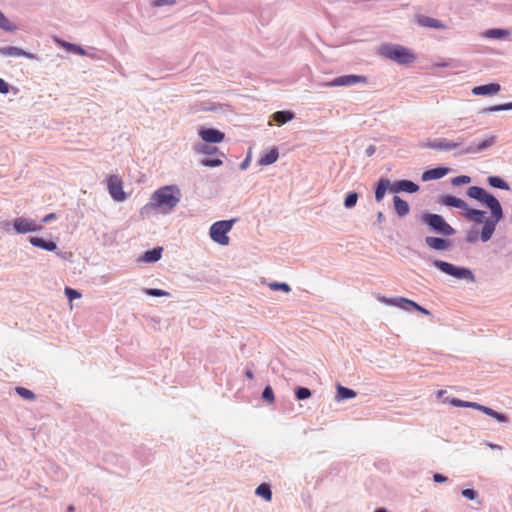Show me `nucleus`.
Returning a JSON list of instances; mask_svg holds the SVG:
<instances>
[{
	"instance_id": "f257e3e1",
	"label": "nucleus",
	"mask_w": 512,
	"mask_h": 512,
	"mask_svg": "<svg viewBox=\"0 0 512 512\" xmlns=\"http://www.w3.org/2000/svg\"><path fill=\"white\" fill-rule=\"evenodd\" d=\"M466 195L490 210V216L482 223L483 226L480 231L481 241L488 242L492 238L497 224L504 217L501 203L493 194L480 186H470L466 190Z\"/></svg>"
},
{
	"instance_id": "f03ea898",
	"label": "nucleus",
	"mask_w": 512,
	"mask_h": 512,
	"mask_svg": "<svg viewBox=\"0 0 512 512\" xmlns=\"http://www.w3.org/2000/svg\"><path fill=\"white\" fill-rule=\"evenodd\" d=\"M181 196L180 188L177 185L160 187L152 193L149 202L143 206L142 213L159 210L163 214H168L178 205Z\"/></svg>"
},
{
	"instance_id": "7ed1b4c3",
	"label": "nucleus",
	"mask_w": 512,
	"mask_h": 512,
	"mask_svg": "<svg viewBox=\"0 0 512 512\" xmlns=\"http://www.w3.org/2000/svg\"><path fill=\"white\" fill-rule=\"evenodd\" d=\"M378 54L400 65L410 64L416 59V56L408 48L393 43L382 44L378 49Z\"/></svg>"
},
{
	"instance_id": "20e7f679",
	"label": "nucleus",
	"mask_w": 512,
	"mask_h": 512,
	"mask_svg": "<svg viewBox=\"0 0 512 512\" xmlns=\"http://www.w3.org/2000/svg\"><path fill=\"white\" fill-rule=\"evenodd\" d=\"M420 222L427 226L430 232L440 236L450 237L456 234V230L440 214L424 212L420 215Z\"/></svg>"
},
{
	"instance_id": "39448f33",
	"label": "nucleus",
	"mask_w": 512,
	"mask_h": 512,
	"mask_svg": "<svg viewBox=\"0 0 512 512\" xmlns=\"http://www.w3.org/2000/svg\"><path fill=\"white\" fill-rule=\"evenodd\" d=\"M433 266L439 269L441 272L456 279L467 280L470 282L475 281V276L472 270L467 267L457 266L443 260H434Z\"/></svg>"
},
{
	"instance_id": "423d86ee",
	"label": "nucleus",
	"mask_w": 512,
	"mask_h": 512,
	"mask_svg": "<svg viewBox=\"0 0 512 512\" xmlns=\"http://www.w3.org/2000/svg\"><path fill=\"white\" fill-rule=\"evenodd\" d=\"M235 221L236 219H229L214 222L209 229L210 238L220 245H228L229 237L227 233L232 229Z\"/></svg>"
},
{
	"instance_id": "0eeeda50",
	"label": "nucleus",
	"mask_w": 512,
	"mask_h": 512,
	"mask_svg": "<svg viewBox=\"0 0 512 512\" xmlns=\"http://www.w3.org/2000/svg\"><path fill=\"white\" fill-rule=\"evenodd\" d=\"M107 189L111 198L117 202L126 200L127 194L123 190L122 180L115 175H111L107 178Z\"/></svg>"
},
{
	"instance_id": "6e6552de",
	"label": "nucleus",
	"mask_w": 512,
	"mask_h": 512,
	"mask_svg": "<svg viewBox=\"0 0 512 512\" xmlns=\"http://www.w3.org/2000/svg\"><path fill=\"white\" fill-rule=\"evenodd\" d=\"M13 229L18 234L37 232L42 229V224L36 223L33 219L18 217L12 221Z\"/></svg>"
},
{
	"instance_id": "1a4fd4ad",
	"label": "nucleus",
	"mask_w": 512,
	"mask_h": 512,
	"mask_svg": "<svg viewBox=\"0 0 512 512\" xmlns=\"http://www.w3.org/2000/svg\"><path fill=\"white\" fill-rule=\"evenodd\" d=\"M496 141H497L496 135H489L481 140L469 141L468 146L464 150V152H470V154L481 153L483 151L488 150L490 147H492L496 143Z\"/></svg>"
},
{
	"instance_id": "9d476101",
	"label": "nucleus",
	"mask_w": 512,
	"mask_h": 512,
	"mask_svg": "<svg viewBox=\"0 0 512 512\" xmlns=\"http://www.w3.org/2000/svg\"><path fill=\"white\" fill-rule=\"evenodd\" d=\"M359 83H367V78L362 75L347 74L334 78L326 83L327 87L354 86Z\"/></svg>"
},
{
	"instance_id": "9b49d317",
	"label": "nucleus",
	"mask_w": 512,
	"mask_h": 512,
	"mask_svg": "<svg viewBox=\"0 0 512 512\" xmlns=\"http://www.w3.org/2000/svg\"><path fill=\"white\" fill-rule=\"evenodd\" d=\"M200 138L208 144L220 143L224 140L225 134L216 128L201 127L198 131Z\"/></svg>"
},
{
	"instance_id": "f8f14e48",
	"label": "nucleus",
	"mask_w": 512,
	"mask_h": 512,
	"mask_svg": "<svg viewBox=\"0 0 512 512\" xmlns=\"http://www.w3.org/2000/svg\"><path fill=\"white\" fill-rule=\"evenodd\" d=\"M420 189L419 185L412 180L402 179L391 183L390 191L393 193H409L413 194L418 192Z\"/></svg>"
},
{
	"instance_id": "ddd939ff",
	"label": "nucleus",
	"mask_w": 512,
	"mask_h": 512,
	"mask_svg": "<svg viewBox=\"0 0 512 512\" xmlns=\"http://www.w3.org/2000/svg\"><path fill=\"white\" fill-rule=\"evenodd\" d=\"M424 241L427 247L435 251L448 250L452 246V242L444 236H426Z\"/></svg>"
},
{
	"instance_id": "4468645a",
	"label": "nucleus",
	"mask_w": 512,
	"mask_h": 512,
	"mask_svg": "<svg viewBox=\"0 0 512 512\" xmlns=\"http://www.w3.org/2000/svg\"><path fill=\"white\" fill-rule=\"evenodd\" d=\"M380 301L387 305L401 308L402 310H405V311L413 310V307L415 305V301L410 300L405 297H393V298L382 297V298H380Z\"/></svg>"
},
{
	"instance_id": "2eb2a0df",
	"label": "nucleus",
	"mask_w": 512,
	"mask_h": 512,
	"mask_svg": "<svg viewBox=\"0 0 512 512\" xmlns=\"http://www.w3.org/2000/svg\"><path fill=\"white\" fill-rule=\"evenodd\" d=\"M420 147L448 152V151L453 150L455 145L450 144V141L446 138H439V139H436L433 141L429 140L425 143H422V144H420Z\"/></svg>"
},
{
	"instance_id": "dca6fc26",
	"label": "nucleus",
	"mask_w": 512,
	"mask_h": 512,
	"mask_svg": "<svg viewBox=\"0 0 512 512\" xmlns=\"http://www.w3.org/2000/svg\"><path fill=\"white\" fill-rule=\"evenodd\" d=\"M501 90L498 83H488L472 88V94L476 96H493Z\"/></svg>"
},
{
	"instance_id": "f3484780",
	"label": "nucleus",
	"mask_w": 512,
	"mask_h": 512,
	"mask_svg": "<svg viewBox=\"0 0 512 512\" xmlns=\"http://www.w3.org/2000/svg\"><path fill=\"white\" fill-rule=\"evenodd\" d=\"M441 205L451 207V208H457L465 211L468 204L461 198H458L454 195L446 194L439 198L438 201Z\"/></svg>"
},
{
	"instance_id": "a211bd4d",
	"label": "nucleus",
	"mask_w": 512,
	"mask_h": 512,
	"mask_svg": "<svg viewBox=\"0 0 512 512\" xmlns=\"http://www.w3.org/2000/svg\"><path fill=\"white\" fill-rule=\"evenodd\" d=\"M28 241L32 246L45 251L53 252L57 249V244L53 240L44 239L38 236H30Z\"/></svg>"
},
{
	"instance_id": "6ab92c4d",
	"label": "nucleus",
	"mask_w": 512,
	"mask_h": 512,
	"mask_svg": "<svg viewBox=\"0 0 512 512\" xmlns=\"http://www.w3.org/2000/svg\"><path fill=\"white\" fill-rule=\"evenodd\" d=\"M450 169L447 167H435L424 171L421 175V180L423 182L438 180L443 178L449 173Z\"/></svg>"
},
{
	"instance_id": "aec40b11",
	"label": "nucleus",
	"mask_w": 512,
	"mask_h": 512,
	"mask_svg": "<svg viewBox=\"0 0 512 512\" xmlns=\"http://www.w3.org/2000/svg\"><path fill=\"white\" fill-rule=\"evenodd\" d=\"M486 211L484 210H480V209H475V208H470L469 206H467V208L465 209L463 215L465 218L477 223V224H482L488 217H486Z\"/></svg>"
},
{
	"instance_id": "412c9836",
	"label": "nucleus",
	"mask_w": 512,
	"mask_h": 512,
	"mask_svg": "<svg viewBox=\"0 0 512 512\" xmlns=\"http://www.w3.org/2000/svg\"><path fill=\"white\" fill-rule=\"evenodd\" d=\"M391 187V181L388 178H380L375 186L374 195L376 202H381Z\"/></svg>"
},
{
	"instance_id": "4be33fe9",
	"label": "nucleus",
	"mask_w": 512,
	"mask_h": 512,
	"mask_svg": "<svg viewBox=\"0 0 512 512\" xmlns=\"http://www.w3.org/2000/svg\"><path fill=\"white\" fill-rule=\"evenodd\" d=\"M417 23L421 27H427V28H433V29H445L446 28V25L442 21H440L436 18H432V17L424 16V15L417 17Z\"/></svg>"
},
{
	"instance_id": "5701e85b",
	"label": "nucleus",
	"mask_w": 512,
	"mask_h": 512,
	"mask_svg": "<svg viewBox=\"0 0 512 512\" xmlns=\"http://www.w3.org/2000/svg\"><path fill=\"white\" fill-rule=\"evenodd\" d=\"M295 113L290 110H280L272 114L271 118L278 126L284 125L295 118Z\"/></svg>"
},
{
	"instance_id": "b1692460",
	"label": "nucleus",
	"mask_w": 512,
	"mask_h": 512,
	"mask_svg": "<svg viewBox=\"0 0 512 512\" xmlns=\"http://www.w3.org/2000/svg\"><path fill=\"white\" fill-rule=\"evenodd\" d=\"M163 248L158 246L152 249H149L143 253L141 256V260L146 263H155L159 261L162 257Z\"/></svg>"
},
{
	"instance_id": "393cba45",
	"label": "nucleus",
	"mask_w": 512,
	"mask_h": 512,
	"mask_svg": "<svg viewBox=\"0 0 512 512\" xmlns=\"http://www.w3.org/2000/svg\"><path fill=\"white\" fill-rule=\"evenodd\" d=\"M393 205L395 212L399 217L406 216L410 211L408 202L397 195L393 197Z\"/></svg>"
},
{
	"instance_id": "a878e982",
	"label": "nucleus",
	"mask_w": 512,
	"mask_h": 512,
	"mask_svg": "<svg viewBox=\"0 0 512 512\" xmlns=\"http://www.w3.org/2000/svg\"><path fill=\"white\" fill-rule=\"evenodd\" d=\"M357 396L356 391L351 388L342 386L341 384L337 385V393L335 396V400L340 402L344 400H350Z\"/></svg>"
},
{
	"instance_id": "bb28decb",
	"label": "nucleus",
	"mask_w": 512,
	"mask_h": 512,
	"mask_svg": "<svg viewBox=\"0 0 512 512\" xmlns=\"http://www.w3.org/2000/svg\"><path fill=\"white\" fill-rule=\"evenodd\" d=\"M479 411L494 418L499 423H508L509 422V418L506 414L498 412L488 406L482 405V407L479 408Z\"/></svg>"
},
{
	"instance_id": "cd10ccee",
	"label": "nucleus",
	"mask_w": 512,
	"mask_h": 512,
	"mask_svg": "<svg viewBox=\"0 0 512 512\" xmlns=\"http://www.w3.org/2000/svg\"><path fill=\"white\" fill-rule=\"evenodd\" d=\"M279 157V151L277 147L271 148L266 154L260 157L258 160L259 165H271L277 161Z\"/></svg>"
},
{
	"instance_id": "c85d7f7f",
	"label": "nucleus",
	"mask_w": 512,
	"mask_h": 512,
	"mask_svg": "<svg viewBox=\"0 0 512 512\" xmlns=\"http://www.w3.org/2000/svg\"><path fill=\"white\" fill-rule=\"evenodd\" d=\"M484 37L489 39H505L510 35V31L503 28H491L484 32Z\"/></svg>"
},
{
	"instance_id": "c756f323",
	"label": "nucleus",
	"mask_w": 512,
	"mask_h": 512,
	"mask_svg": "<svg viewBox=\"0 0 512 512\" xmlns=\"http://www.w3.org/2000/svg\"><path fill=\"white\" fill-rule=\"evenodd\" d=\"M487 182L492 188L501 189L504 191L510 190L509 183L507 181H505L503 178H501L500 176H496V175L488 176Z\"/></svg>"
},
{
	"instance_id": "7c9ffc66",
	"label": "nucleus",
	"mask_w": 512,
	"mask_h": 512,
	"mask_svg": "<svg viewBox=\"0 0 512 512\" xmlns=\"http://www.w3.org/2000/svg\"><path fill=\"white\" fill-rule=\"evenodd\" d=\"M195 150L198 153H202V154H205V155L219 154V156L224 157V153L219 152L217 147H215V146H213L211 144H208V143H198V144H196L195 145Z\"/></svg>"
},
{
	"instance_id": "2f4dec72",
	"label": "nucleus",
	"mask_w": 512,
	"mask_h": 512,
	"mask_svg": "<svg viewBox=\"0 0 512 512\" xmlns=\"http://www.w3.org/2000/svg\"><path fill=\"white\" fill-rule=\"evenodd\" d=\"M450 144H454L455 147L453 150H455L454 156L459 157L463 155H469L470 152H464V150L468 146V142L463 137H458L454 141H450Z\"/></svg>"
},
{
	"instance_id": "473e14b6",
	"label": "nucleus",
	"mask_w": 512,
	"mask_h": 512,
	"mask_svg": "<svg viewBox=\"0 0 512 512\" xmlns=\"http://www.w3.org/2000/svg\"><path fill=\"white\" fill-rule=\"evenodd\" d=\"M448 402L454 407H465V408H473L479 410L482 407V404L476 402L464 401L458 398H451Z\"/></svg>"
},
{
	"instance_id": "72a5a7b5",
	"label": "nucleus",
	"mask_w": 512,
	"mask_h": 512,
	"mask_svg": "<svg viewBox=\"0 0 512 512\" xmlns=\"http://www.w3.org/2000/svg\"><path fill=\"white\" fill-rule=\"evenodd\" d=\"M255 494L259 497H262L266 501H270L272 499V490L269 484L262 483L260 484L256 490Z\"/></svg>"
},
{
	"instance_id": "f704fd0d",
	"label": "nucleus",
	"mask_w": 512,
	"mask_h": 512,
	"mask_svg": "<svg viewBox=\"0 0 512 512\" xmlns=\"http://www.w3.org/2000/svg\"><path fill=\"white\" fill-rule=\"evenodd\" d=\"M0 54L3 56L20 57L24 50L16 46H5L0 48Z\"/></svg>"
},
{
	"instance_id": "c9c22d12",
	"label": "nucleus",
	"mask_w": 512,
	"mask_h": 512,
	"mask_svg": "<svg viewBox=\"0 0 512 512\" xmlns=\"http://www.w3.org/2000/svg\"><path fill=\"white\" fill-rule=\"evenodd\" d=\"M359 198V194L355 191L348 192L344 199V207L347 209H352L356 206Z\"/></svg>"
},
{
	"instance_id": "e433bc0d",
	"label": "nucleus",
	"mask_w": 512,
	"mask_h": 512,
	"mask_svg": "<svg viewBox=\"0 0 512 512\" xmlns=\"http://www.w3.org/2000/svg\"><path fill=\"white\" fill-rule=\"evenodd\" d=\"M311 395H312V392L307 387L297 386L295 388V397L299 401L306 400V399L310 398Z\"/></svg>"
},
{
	"instance_id": "4c0bfd02",
	"label": "nucleus",
	"mask_w": 512,
	"mask_h": 512,
	"mask_svg": "<svg viewBox=\"0 0 512 512\" xmlns=\"http://www.w3.org/2000/svg\"><path fill=\"white\" fill-rule=\"evenodd\" d=\"M16 393L25 400H34L36 395L30 389L24 387H16Z\"/></svg>"
},
{
	"instance_id": "58836bf2",
	"label": "nucleus",
	"mask_w": 512,
	"mask_h": 512,
	"mask_svg": "<svg viewBox=\"0 0 512 512\" xmlns=\"http://www.w3.org/2000/svg\"><path fill=\"white\" fill-rule=\"evenodd\" d=\"M262 399H263V401L270 403V404L275 401L274 391L270 385H267L264 387V389L262 391Z\"/></svg>"
},
{
	"instance_id": "ea45409f",
	"label": "nucleus",
	"mask_w": 512,
	"mask_h": 512,
	"mask_svg": "<svg viewBox=\"0 0 512 512\" xmlns=\"http://www.w3.org/2000/svg\"><path fill=\"white\" fill-rule=\"evenodd\" d=\"M200 163H201L202 166L214 168V167L221 166L223 164V161L219 157H216V158H204V159L201 160Z\"/></svg>"
},
{
	"instance_id": "a19ab883",
	"label": "nucleus",
	"mask_w": 512,
	"mask_h": 512,
	"mask_svg": "<svg viewBox=\"0 0 512 512\" xmlns=\"http://www.w3.org/2000/svg\"><path fill=\"white\" fill-rule=\"evenodd\" d=\"M144 293L152 297L170 296V293L168 291L159 288H146L144 289Z\"/></svg>"
},
{
	"instance_id": "79ce46f5",
	"label": "nucleus",
	"mask_w": 512,
	"mask_h": 512,
	"mask_svg": "<svg viewBox=\"0 0 512 512\" xmlns=\"http://www.w3.org/2000/svg\"><path fill=\"white\" fill-rule=\"evenodd\" d=\"M479 237L480 232L478 231L477 228L474 227L467 232L465 241L469 244H474L478 241Z\"/></svg>"
},
{
	"instance_id": "37998d69",
	"label": "nucleus",
	"mask_w": 512,
	"mask_h": 512,
	"mask_svg": "<svg viewBox=\"0 0 512 512\" xmlns=\"http://www.w3.org/2000/svg\"><path fill=\"white\" fill-rule=\"evenodd\" d=\"M471 182V177L468 175H459L456 177H453L451 179V184L453 186H461L465 184H469Z\"/></svg>"
},
{
	"instance_id": "c03bdc74",
	"label": "nucleus",
	"mask_w": 512,
	"mask_h": 512,
	"mask_svg": "<svg viewBox=\"0 0 512 512\" xmlns=\"http://www.w3.org/2000/svg\"><path fill=\"white\" fill-rule=\"evenodd\" d=\"M64 47L66 48L67 51L69 52H73L75 54H78V55H85V50L78 44H73V43H68V42H64Z\"/></svg>"
},
{
	"instance_id": "a18cd8bd",
	"label": "nucleus",
	"mask_w": 512,
	"mask_h": 512,
	"mask_svg": "<svg viewBox=\"0 0 512 512\" xmlns=\"http://www.w3.org/2000/svg\"><path fill=\"white\" fill-rule=\"evenodd\" d=\"M0 28L5 31H13L15 26L11 24L8 18L0 11Z\"/></svg>"
},
{
	"instance_id": "49530a36",
	"label": "nucleus",
	"mask_w": 512,
	"mask_h": 512,
	"mask_svg": "<svg viewBox=\"0 0 512 512\" xmlns=\"http://www.w3.org/2000/svg\"><path fill=\"white\" fill-rule=\"evenodd\" d=\"M269 286H270L271 289H273L275 291L281 290V291H284L286 293L291 291V287L286 282H272V283L269 284Z\"/></svg>"
},
{
	"instance_id": "de8ad7c7",
	"label": "nucleus",
	"mask_w": 512,
	"mask_h": 512,
	"mask_svg": "<svg viewBox=\"0 0 512 512\" xmlns=\"http://www.w3.org/2000/svg\"><path fill=\"white\" fill-rule=\"evenodd\" d=\"M461 494L468 500H476L478 498V492L473 488L462 489Z\"/></svg>"
},
{
	"instance_id": "09e8293b",
	"label": "nucleus",
	"mask_w": 512,
	"mask_h": 512,
	"mask_svg": "<svg viewBox=\"0 0 512 512\" xmlns=\"http://www.w3.org/2000/svg\"><path fill=\"white\" fill-rule=\"evenodd\" d=\"M65 295L69 301H72V300H75V299H78L81 297V293L78 290L70 288V287L65 288Z\"/></svg>"
},
{
	"instance_id": "8fccbe9b",
	"label": "nucleus",
	"mask_w": 512,
	"mask_h": 512,
	"mask_svg": "<svg viewBox=\"0 0 512 512\" xmlns=\"http://www.w3.org/2000/svg\"><path fill=\"white\" fill-rule=\"evenodd\" d=\"M176 3V0H153L152 6L154 7H162V6H172Z\"/></svg>"
},
{
	"instance_id": "3c124183",
	"label": "nucleus",
	"mask_w": 512,
	"mask_h": 512,
	"mask_svg": "<svg viewBox=\"0 0 512 512\" xmlns=\"http://www.w3.org/2000/svg\"><path fill=\"white\" fill-rule=\"evenodd\" d=\"M10 84L7 83L4 79L0 78V93L7 94L10 91Z\"/></svg>"
},
{
	"instance_id": "603ef678",
	"label": "nucleus",
	"mask_w": 512,
	"mask_h": 512,
	"mask_svg": "<svg viewBox=\"0 0 512 512\" xmlns=\"http://www.w3.org/2000/svg\"><path fill=\"white\" fill-rule=\"evenodd\" d=\"M500 111H502L501 107H500V104H497V105H493V106H489V107L483 108L480 111V113H492V112H500Z\"/></svg>"
},
{
	"instance_id": "864d4df0",
	"label": "nucleus",
	"mask_w": 512,
	"mask_h": 512,
	"mask_svg": "<svg viewBox=\"0 0 512 512\" xmlns=\"http://www.w3.org/2000/svg\"><path fill=\"white\" fill-rule=\"evenodd\" d=\"M433 480L436 483H445L448 478L445 475L436 472L433 474Z\"/></svg>"
},
{
	"instance_id": "5fc2aeb1",
	"label": "nucleus",
	"mask_w": 512,
	"mask_h": 512,
	"mask_svg": "<svg viewBox=\"0 0 512 512\" xmlns=\"http://www.w3.org/2000/svg\"><path fill=\"white\" fill-rule=\"evenodd\" d=\"M413 310H416L422 314H425V315H431V312L429 310H427L425 307L419 305L418 303L415 302V305L413 307Z\"/></svg>"
},
{
	"instance_id": "6e6d98bb",
	"label": "nucleus",
	"mask_w": 512,
	"mask_h": 512,
	"mask_svg": "<svg viewBox=\"0 0 512 512\" xmlns=\"http://www.w3.org/2000/svg\"><path fill=\"white\" fill-rule=\"evenodd\" d=\"M11 226H12V222H10L8 220L0 221V229L4 230L6 232H10Z\"/></svg>"
},
{
	"instance_id": "4d7b16f0",
	"label": "nucleus",
	"mask_w": 512,
	"mask_h": 512,
	"mask_svg": "<svg viewBox=\"0 0 512 512\" xmlns=\"http://www.w3.org/2000/svg\"><path fill=\"white\" fill-rule=\"evenodd\" d=\"M57 218L56 213H49L41 219V223H48Z\"/></svg>"
},
{
	"instance_id": "13d9d810",
	"label": "nucleus",
	"mask_w": 512,
	"mask_h": 512,
	"mask_svg": "<svg viewBox=\"0 0 512 512\" xmlns=\"http://www.w3.org/2000/svg\"><path fill=\"white\" fill-rule=\"evenodd\" d=\"M250 161H251V157H250V155H247V157L240 164V169L246 170L250 164Z\"/></svg>"
},
{
	"instance_id": "bf43d9fd",
	"label": "nucleus",
	"mask_w": 512,
	"mask_h": 512,
	"mask_svg": "<svg viewBox=\"0 0 512 512\" xmlns=\"http://www.w3.org/2000/svg\"><path fill=\"white\" fill-rule=\"evenodd\" d=\"M376 152V147L374 145H369L366 150H365V154L368 156V157H371L374 155V153Z\"/></svg>"
},
{
	"instance_id": "052dcab7",
	"label": "nucleus",
	"mask_w": 512,
	"mask_h": 512,
	"mask_svg": "<svg viewBox=\"0 0 512 512\" xmlns=\"http://www.w3.org/2000/svg\"><path fill=\"white\" fill-rule=\"evenodd\" d=\"M500 107L502 111L512 110V102L500 104Z\"/></svg>"
},
{
	"instance_id": "680f3d73",
	"label": "nucleus",
	"mask_w": 512,
	"mask_h": 512,
	"mask_svg": "<svg viewBox=\"0 0 512 512\" xmlns=\"http://www.w3.org/2000/svg\"><path fill=\"white\" fill-rule=\"evenodd\" d=\"M23 57H26L28 59H38V56L34 53L27 52L24 50V54H22Z\"/></svg>"
},
{
	"instance_id": "e2e57ef3",
	"label": "nucleus",
	"mask_w": 512,
	"mask_h": 512,
	"mask_svg": "<svg viewBox=\"0 0 512 512\" xmlns=\"http://www.w3.org/2000/svg\"><path fill=\"white\" fill-rule=\"evenodd\" d=\"M385 220L383 212L379 211L376 216V222L381 224Z\"/></svg>"
},
{
	"instance_id": "0e129e2a",
	"label": "nucleus",
	"mask_w": 512,
	"mask_h": 512,
	"mask_svg": "<svg viewBox=\"0 0 512 512\" xmlns=\"http://www.w3.org/2000/svg\"><path fill=\"white\" fill-rule=\"evenodd\" d=\"M245 376L250 379V380H253L254 378V373L253 371L250 369V368H246L245 370Z\"/></svg>"
},
{
	"instance_id": "69168bd1",
	"label": "nucleus",
	"mask_w": 512,
	"mask_h": 512,
	"mask_svg": "<svg viewBox=\"0 0 512 512\" xmlns=\"http://www.w3.org/2000/svg\"><path fill=\"white\" fill-rule=\"evenodd\" d=\"M448 66H451V64L448 62H445V61L437 64V67H441V68L448 67Z\"/></svg>"
},
{
	"instance_id": "338daca9",
	"label": "nucleus",
	"mask_w": 512,
	"mask_h": 512,
	"mask_svg": "<svg viewBox=\"0 0 512 512\" xmlns=\"http://www.w3.org/2000/svg\"><path fill=\"white\" fill-rule=\"evenodd\" d=\"M488 446L491 448V449H501V447L497 444H493V443H488Z\"/></svg>"
},
{
	"instance_id": "774afa93",
	"label": "nucleus",
	"mask_w": 512,
	"mask_h": 512,
	"mask_svg": "<svg viewBox=\"0 0 512 512\" xmlns=\"http://www.w3.org/2000/svg\"><path fill=\"white\" fill-rule=\"evenodd\" d=\"M74 511H75V507L73 505H70V506H68L66 512H74Z\"/></svg>"
}]
</instances>
